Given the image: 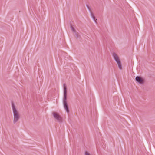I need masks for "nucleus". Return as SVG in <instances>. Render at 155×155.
<instances>
[{"label":"nucleus","mask_w":155,"mask_h":155,"mask_svg":"<svg viewBox=\"0 0 155 155\" xmlns=\"http://www.w3.org/2000/svg\"><path fill=\"white\" fill-rule=\"evenodd\" d=\"M63 102L64 108L67 113L69 112L68 106L67 102V88L65 84H63Z\"/></svg>","instance_id":"1"},{"label":"nucleus","mask_w":155,"mask_h":155,"mask_svg":"<svg viewBox=\"0 0 155 155\" xmlns=\"http://www.w3.org/2000/svg\"><path fill=\"white\" fill-rule=\"evenodd\" d=\"M136 81L139 83L143 84L144 83V79L140 76H137L135 78Z\"/></svg>","instance_id":"5"},{"label":"nucleus","mask_w":155,"mask_h":155,"mask_svg":"<svg viewBox=\"0 0 155 155\" xmlns=\"http://www.w3.org/2000/svg\"><path fill=\"white\" fill-rule=\"evenodd\" d=\"M90 13V15H91V17L92 18L93 20L96 23H97L96 21L97 20V19H96V18H95V17L94 16V14L92 13V12H91Z\"/></svg>","instance_id":"7"},{"label":"nucleus","mask_w":155,"mask_h":155,"mask_svg":"<svg viewBox=\"0 0 155 155\" xmlns=\"http://www.w3.org/2000/svg\"><path fill=\"white\" fill-rule=\"evenodd\" d=\"M90 13V15H91V17L92 18L93 20L96 23H97L96 21L97 20V19H96V18H95V17L94 16V14L92 13V12H91Z\"/></svg>","instance_id":"6"},{"label":"nucleus","mask_w":155,"mask_h":155,"mask_svg":"<svg viewBox=\"0 0 155 155\" xmlns=\"http://www.w3.org/2000/svg\"><path fill=\"white\" fill-rule=\"evenodd\" d=\"M86 6H87V7L89 11L90 12V13L91 12H92L91 10V8H90L89 6L88 5H87Z\"/></svg>","instance_id":"10"},{"label":"nucleus","mask_w":155,"mask_h":155,"mask_svg":"<svg viewBox=\"0 0 155 155\" xmlns=\"http://www.w3.org/2000/svg\"><path fill=\"white\" fill-rule=\"evenodd\" d=\"M12 105L14 116L13 122L14 124H15L19 120L20 118V116L13 102L12 103Z\"/></svg>","instance_id":"2"},{"label":"nucleus","mask_w":155,"mask_h":155,"mask_svg":"<svg viewBox=\"0 0 155 155\" xmlns=\"http://www.w3.org/2000/svg\"><path fill=\"white\" fill-rule=\"evenodd\" d=\"M112 55L114 59L115 60V61L116 62L118 65V68L120 70H122V67L121 62L120 60L119 57L115 53H113L112 54Z\"/></svg>","instance_id":"3"},{"label":"nucleus","mask_w":155,"mask_h":155,"mask_svg":"<svg viewBox=\"0 0 155 155\" xmlns=\"http://www.w3.org/2000/svg\"><path fill=\"white\" fill-rule=\"evenodd\" d=\"M75 35L76 36V37L77 38H80V37H81V36L80 35H79L78 34V33H77L76 32V33H75Z\"/></svg>","instance_id":"9"},{"label":"nucleus","mask_w":155,"mask_h":155,"mask_svg":"<svg viewBox=\"0 0 155 155\" xmlns=\"http://www.w3.org/2000/svg\"><path fill=\"white\" fill-rule=\"evenodd\" d=\"M54 118H55L58 122L61 123L62 121V118L60 116L59 114L56 112H54L53 113Z\"/></svg>","instance_id":"4"},{"label":"nucleus","mask_w":155,"mask_h":155,"mask_svg":"<svg viewBox=\"0 0 155 155\" xmlns=\"http://www.w3.org/2000/svg\"><path fill=\"white\" fill-rule=\"evenodd\" d=\"M70 26H71V28L72 29V31L73 32H74L75 33H76V30H75L74 28L72 26L71 24V25H70Z\"/></svg>","instance_id":"8"}]
</instances>
